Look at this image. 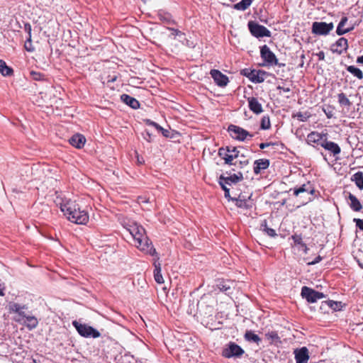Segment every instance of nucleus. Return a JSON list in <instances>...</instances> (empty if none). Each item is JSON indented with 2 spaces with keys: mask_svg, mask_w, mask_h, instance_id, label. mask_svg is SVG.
<instances>
[{
  "mask_svg": "<svg viewBox=\"0 0 363 363\" xmlns=\"http://www.w3.org/2000/svg\"><path fill=\"white\" fill-rule=\"evenodd\" d=\"M265 337L270 344H273L279 340V337L276 331H270L265 333Z\"/></svg>",
  "mask_w": 363,
  "mask_h": 363,
  "instance_id": "obj_37",
  "label": "nucleus"
},
{
  "mask_svg": "<svg viewBox=\"0 0 363 363\" xmlns=\"http://www.w3.org/2000/svg\"><path fill=\"white\" fill-rule=\"evenodd\" d=\"M313 200V198L311 197V196H308L307 198L305 199V201H303L302 202V205H306L307 204L308 202L311 201Z\"/></svg>",
  "mask_w": 363,
  "mask_h": 363,
  "instance_id": "obj_53",
  "label": "nucleus"
},
{
  "mask_svg": "<svg viewBox=\"0 0 363 363\" xmlns=\"http://www.w3.org/2000/svg\"><path fill=\"white\" fill-rule=\"evenodd\" d=\"M30 76L32 79L35 81H43L45 79V75L43 74L33 70L30 72Z\"/></svg>",
  "mask_w": 363,
  "mask_h": 363,
  "instance_id": "obj_41",
  "label": "nucleus"
},
{
  "mask_svg": "<svg viewBox=\"0 0 363 363\" xmlns=\"http://www.w3.org/2000/svg\"><path fill=\"white\" fill-rule=\"evenodd\" d=\"M218 155L225 160V164L236 165L238 161L236 160L235 162L233 161L240 157V151L235 147L227 146L219 148Z\"/></svg>",
  "mask_w": 363,
  "mask_h": 363,
  "instance_id": "obj_3",
  "label": "nucleus"
},
{
  "mask_svg": "<svg viewBox=\"0 0 363 363\" xmlns=\"http://www.w3.org/2000/svg\"><path fill=\"white\" fill-rule=\"evenodd\" d=\"M121 100L124 104L129 106L130 108H132L133 109H138V108H140L139 101L136 99L130 96L128 94H122L121 96Z\"/></svg>",
  "mask_w": 363,
  "mask_h": 363,
  "instance_id": "obj_25",
  "label": "nucleus"
},
{
  "mask_svg": "<svg viewBox=\"0 0 363 363\" xmlns=\"http://www.w3.org/2000/svg\"><path fill=\"white\" fill-rule=\"evenodd\" d=\"M250 33L255 38L270 37L271 32L265 26L250 21L247 24Z\"/></svg>",
  "mask_w": 363,
  "mask_h": 363,
  "instance_id": "obj_5",
  "label": "nucleus"
},
{
  "mask_svg": "<svg viewBox=\"0 0 363 363\" xmlns=\"http://www.w3.org/2000/svg\"><path fill=\"white\" fill-rule=\"evenodd\" d=\"M351 181L354 182L356 186L360 189H363V172H357L351 177Z\"/></svg>",
  "mask_w": 363,
  "mask_h": 363,
  "instance_id": "obj_29",
  "label": "nucleus"
},
{
  "mask_svg": "<svg viewBox=\"0 0 363 363\" xmlns=\"http://www.w3.org/2000/svg\"><path fill=\"white\" fill-rule=\"evenodd\" d=\"M180 335V333L179 331H176V334L173 333L174 338L175 340H172L171 337H167V342H165L166 346L169 349V352L172 354V355L176 356L177 358H179V350L181 347L180 340L177 337Z\"/></svg>",
  "mask_w": 363,
  "mask_h": 363,
  "instance_id": "obj_12",
  "label": "nucleus"
},
{
  "mask_svg": "<svg viewBox=\"0 0 363 363\" xmlns=\"http://www.w3.org/2000/svg\"><path fill=\"white\" fill-rule=\"evenodd\" d=\"M271 145L269 143H262L259 144V147L261 149H264L267 147H269Z\"/></svg>",
  "mask_w": 363,
  "mask_h": 363,
  "instance_id": "obj_52",
  "label": "nucleus"
},
{
  "mask_svg": "<svg viewBox=\"0 0 363 363\" xmlns=\"http://www.w3.org/2000/svg\"><path fill=\"white\" fill-rule=\"evenodd\" d=\"M23 324L26 325L29 330L35 328L38 325L37 318L30 314V313L22 320Z\"/></svg>",
  "mask_w": 363,
  "mask_h": 363,
  "instance_id": "obj_26",
  "label": "nucleus"
},
{
  "mask_svg": "<svg viewBox=\"0 0 363 363\" xmlns=\"http://www.w3.org/2000/svg\"><path fill=\"white\" fill-rule=\"evenodd\" d=\"M0 72L3 76L8 77L12 75L13 71L3 60H0Z\"/></svg>",
  "mask_w": 363,
  "mask_h": 363,
  "instance_id": "obj_32",
  "label": "nucleus"
},
{
  "mask_svg": "<svg viewBox=\"0 0 363 363\" xmlns=\"http://www.w3.org/2000/svg\"><path fill=\"white\" fill-rule=\"evenodd\" d=\"M294 117L297 118L300 121H306L309 118V115L307 113L298 112Z\"/></svg>",
  "mask_w": 363,
  "mask_h": 363,
  "instance_id": "obj_43",
  "label": "nucleus"
},
{
  "mask_svg": "<svg viewBox=\"0 0 363 363\" xmlns=\"http://www.w3.org/2000/svg\"><path fill=\"white\" fill-rule=\"evenodd\" d=\"M219 184L221 186L222 189L225 191V197L229 198L230 197V189L226 186L227 184H225L224 182L220 179Z\"/></svg>",
  "mask_w": 363,
  "mask_h": 363,
  "instance_id": "obj_44",
  "label": "nucleus"
},
{
  "mask_svg": "<svg viewBox=\"0 0 363 363\" xmlns=\"http://www.w3.org/2000/svg\"><path fill=\"white\" fill-rule=\"evenodd\" d=\"M69 141L72 146L80 149L84 147L86 142V138L83 135L78 133L72 135Z\"/></svg>",
  "mask_w": 363,
  "mask_h": 363,
  "instance_id": "obj_24",
  "label": "nucleus"
},
{
  "mask_svg": "<svg viewBox=\"0 0 363 363\" xmlns=\"http://www.w3.org/2000/svg\"><path fill=\"white\" fill-rule=\"evenodd\" d=\"M218 289L221 291H228V289H230V286H227L224 282H222V283H220L218 285Z\"/></svg>",
  "mask_w": 363,
  "mask_h": 363,
  "instance_id": "obj_48",
  "label": "nucleus"
},
{
  "mask_svg": "<svg viewBox=\"0 0 363 363\" xmlns=\"http://www.w3.org/2000/svg\"><path fill=\"white\" fill-rule=\"evenodd\" d=\"M353 221L355 223L357 228L363 232V220L359 218H354Z\"/></svg>",
  "mask_w": 363,
  "mask_h": 363,
  "instance_id": "obj_47",
  "label": "nucleus"
},
{
  "mask_svg": "<svg viewBox=\"0 0 363 363\" xmlns=\"http://www.w3.org/2000/svg\"><path fill=\"white\" fill-rule=\"evenodd\" d=\"M116 80V77L115 76V77H112L111 79H108V82H113Z\"/></svg>",
  "mask_w": 363,
  "mask_h": 363,
  "instance_id": "obj_58",
  "label": "nucleus"
},
{
  "mask_svg": "<svg viewBox=\"0 0 363 363\" xmlns=\"http://www.w3.org/2000/svg\"><path fill=\"white\" fill-rule=\"evenodd\" d=\"M301 294L309 303H315L325 296L323 293L316 291L308 286L302 287Z\"/></svg>",
  "mask_w": 363,
  "mask_h": 363,
  "instance_id": "obj_11",
  "label": "nucleus"
},
{
  "mask_svg": "<svg viewBox=\"0 0 363 363\" xmlns=\"http://www.w3.org/2000/svg\"><path fill=\"white\" fill-rule=\"evenodd\" d=\"M324 138H326V134L313 131L307 135L306 142L308 145H312L313 143H320L324 140Z\"/></svg>",
  "mask_w": 363,
  "mask_h": 363,
  "instance_id": "obj_22",
  "label": "nucleus"
},
{
  "mask_svg": "<svg viewBox=\"0 0 363 363\" xmlns=\"http://www.w3.org/2000/svg\"><path fill=\"white\" fill-rule=\"evenodd\" d=\"M244 337L247 341L253 342L257 343V345H259V342H261V338L251 330L246 331Z\"/></svg>",
  "mask_w": 363,
  "mask_h": 363,
  "instance_id": "obj_31",
  "label": "nucleus"
},
{
  "mask_svg": "<svg viewBox=\"0 0 363 363\" xmlns=\"http://www.w3.org/2000/svg\"><path fill=\"white\" fill-rule=\"evenodd\" d=\"M320 146L333 153L334 156L340 154L341 152V149L337 143L328 141L327 138H325L324 140L320 143Z\"/></svg>",
  "mask_w": 363,
  "mask_h": 363,
  "instance_id": "obj_18",
  "label": "nucleus"
},
{
  "mask_svg": "<svg viewBox=\"0 0 363 363\" xmlns=\"http://www.w3.org/2000/svg\"><path fill=\"white\" fill-rule=\"evenodd\" d=\"M269 166V160L267 159L257 160L254 162V173L258 174L262 170L267 169Z\"/></svg>",
  "mask_w": 363,
  "mask_h": 363,
  "instance_id": "obj_23",
  "label": "nucleus"
},
{
  "mask_svg": "<svg viewBox=\"0 0 363 363\" xmlns=\"http://www.w3.org/2000/svg\"><path fill=\"white\" fill-rule=\"evenodd\" d=\"M228 131L234 139L240 141H244L247 137L252 138L254 136L253 134L250 133L242 128L235 125H229Z\"/></svg>",
  "mask_w": 363,
  "mask_h": 363,
  "instance_id": "obj_10",
  "label": "nucleus"
},
{
  "mask_svg": "<svg viewBox=\"0 0 363 363\" xmlns=\"http://www.w3.org/2000/svg\"><path fill=\"white\" fill-rule=\"evenodd\" d=\"M294 354L296 363H308L309 355L308 350L306 347L295 350Z\"/></svg>",
  "mask_w": 363,
  "mask_h": 363,
  "instance_id": "obj_17",
  "label": "nucleus"
},
{
  "mask_svg": "<svg viewBox=\"0 0 363 363\" xmlns=\"http://www.w3.org/2000/svg\"><path fill=\"white\" fill-rule=\"evenodd\" d=\"M260 56L262 59L269 65H278V60L274 53L271 51L267 45L260 48Z\"/></svg>",
  "mask_w": 363,
  "mask_h": 363,
  "instance_id": "obj_13",
  "label": "nucleus"
},
{
  "mask_svg": "<svg viewBox=\"0 0 363 363\" xmlns=\"http://www.w3.org/2000/svg\"><path fill=\"white\" fill-rule=\"evenodd\" d=\"M262 227L263 228V230L270 237L274 238L277 235L275 230L271 228H269L267 225L266 220L264 222V224H262Z\"/></svg>",
  "mask_w": 363,
  "mask_h": 363,
  "instance_id": "obj_42",
  "label": "nucleus"
},
{
  "mask_svg": "<svg viewBox=\"0 0 363 363\" xmlns=\"http://www.w3.org/2000/svg\"><path fill=\"white\" fill-rule=\"evenodd\" d=\"M159 132H161L164 137H169V131L168 130L162 128V130H160Z\"/></svg>",
  "mask_w": 363,
  "mask_h": 363,
  "instance_id": "obj_50",
  "label": "nucleus"
},
{
  "mask_svg": "<svg viewBox=\"0 0 363 363\" xmlns=\"http://www.w3.org/2000/svg\"><path fill=\"white\" fill-rule=\"evenodd\" d=\"M210 74L218 86L223 87L228 84L229 82L228 77L219 70L211 69Z\"/></svg>",
  "mask_w": 363,
  "mask_h": 363,
  "instance_id": "obj_16",
  "label": "nucleus"
},
{
  "mask_svg": "<svg viewBox=\"0 0 363 363\" xmlns=\"http://www.w3.org/2000/svg\"><path fill=\"white\" fill-rule=\"evenodd\" d=\"M253 0H242L233 5V8L238 11L246 10L252 3Z\"/></svg>",
  "mask_w": 363,
  "mask_h": 363,
  "instance_id": "obj_34",
  "label": "nucleus"
},
{
  "mask_svg": "<svg viewBox=\"0 0 363 363\" xmlns=\"http://www.w3.org/2000/svg\"><path fill=\"white\" fill-rule=\"evenodd\" d=\"M337 101L340 106H346L350 107L352 106V102L347 97L346 94L343 92H341L337 94Z\"/></svg>",
  "mask_w": 363,
  "mask_h": 363,
  "instance_id": "obj_30",
  "label": "nucleus"
},
{
  "mask_svg": "<svg viewBox=\"0 0 363 363\" xmlns=\"http://www.w3.org/2000/svg\"><path fill=\"white\" fill-rule=\"evenodd\" d=\"M27 305H21L17 303L11 302L9 304V311L10 313H16L18 318H16L15 320L18 323H22V320L30 313L28 311Z\"/></svg>",
  "mask_w": 363,
  "mask_h": 363,
  "instance_id": "obj_6",
  "label": "nucleus"
},
{
  "mask_svg": "<svg viewBox=\"0 0 363 363\" xmlns=\"http://www.w3.org/2000/svg\"><path fill=\"white\" fill-rule=\"evenodd\" d=\"M240 157H241V159L237 161L238 162H239L240 167L242 168L249 164V160L248 159L245 158V157L243 155H240Z\"/></svg>",
  "mask_w": 363,
  "mask_h": 363,
  "instance_id": "obj_45",
  "label": "nucleus"
},
{
  "mask_svg": "<svg viewBox=\"0 0 363 363\" xmlns=\"http://www.w3.org/2000/svg\"><path fill=\"white\" fill-rule=\"evenodd\" d=\"M145 123L148 125H152V126L155 127L158 130V132L160 130H162V128L159 124H157V123H155L150 119H147L145 121Z\"/></svg>",
  "mask_w": 363,
  "mask_h": 363,
  "instance_id": "obj_46",
  "label": "nucleus"
},
{
  "mask_svg": "<svg viewBox=\"0 0 363 363\" xmlns=\"http://www.w3.org/2000/svg\"><path fill=\"white\" fill-rule=\"evenodd\" d=\"M348 199L350 201V208L354 211H359L362 208V206L357 198L352 194H349Z\"/></svg>",
  "mask_w": 363,
  "mask_h": 363,
  "instance_id": "obj_28",
  "label": "nucleus"
},
{
  "mask_svg": "<svg viewBox=\"0 0 363 363\" xmlns=\"http://www.w3.org/2000/svg\"><path fill=\"white\" fill-rule=\"evenodd\" d=\"M241 74L253 83H262L264 81L267 72L264 70L244 69L241 71Z\"/></svg>",
  "mask_w": 363,
  "mask_h": 363,
  "instance_id": "obj_8",
  "label": "nucleus"
},
{
  "mask_svg": "<svg viewBox=\"0 0 363 363\" xmlns=\"http://www.w3.org/2000/svg\"><path fill=\"white\" fill-rule=\"evenodd\" d=\"M60 209L67 219L74 223L84 225L89 220L88 213L82 211L79 205L71 199L63 201L60 203Z\"/></svg>",
  "mask_w": 363,
  "mask_h": 363,
  "instance_id": "obj_2",
  "label": "nucleus"
},
{
  "mask_svg": "<svg viewBox=\"0 0 363 363\" xmlns=\"http://www.w3.org/2000/svg\"><path fill=\"white\" fill-rule=\"evenodd\" d=\"M232 200L235 201V206L238 208H248L249 205L247 203V201L245 199H241V196H239L238 199H232Z\"/></svg>",
  "mask_w": 363,
  "mask_h": 363,
  "instance_id": "obj_38",
  "label": "nucleus"
},
{
  "mask_svg": "<svg viewBox=\"0 0 363 363\" xmlns=\"http://www.w3.org/2000/svg\"><path fill=\"white\" fill-rule=\"evenodd\" d=\"M347 21H348V18L346 16H344L341 18L340 23L337 25V30H336V33L338 35H342L354 30V25H349L347 26V28H345Z\"/></svg>",
  "mask_w": 363,
  "mask_h": 363,
  "instance_id": "obj_19",
  "label": "nucleus"
},
{
  "mask_svg": "<svg viewBox=\"0 0 363 363\" xmlns=\"http://www.w3.org/2000/svg\"><path fill=\"white\" fill-rule=\"evenodd\" d=\"M72 325L82 337L97 338L101 335L100 333L93 327L80 323L77 320H74Z\"/></svg>",
  "mask_w": 363,
  "mask_h": 363,
  "instance_id": "obj_4",
  "label": "nucleus"
},
{
  "mask_svg": "<svg viewBox=\"0 0 363 363\" xmlns=\"http://www.w3.org/2000/svg\"><path fill=\"white\" fill-rule=\"evenodd\" d=\"M324 111H325V114H326V116H327V117H328V118H331L333 117V113H332V112H331V111H330V112H328H328H326V111H325V110H324Z\"/></svg>",
  "mask_w": 363,
  "mask_h": 363,
  "instance_id": "obj_57",
  "label": "nucleus"
},
{
  "mask_svg": "<svg viewBox=\"0 0 363 363\" xmlns=\"http://www.w3.org/2000/svg\"><path fill=\"white\" fill-rule=\"evenodd\" d=\"M243 176L242 174L239 172L238 174H233L229 177H223L220 176V179L225 182V184H227L228 185H230L231 184H236L238 182L242 180Z\"/></svg>",
  "mask_w": 363,
  "mask_h": 363,
  "instance_id": "obj_27",
  "label": "nucleus"
},
{
  "mask_svg": "<svg viewBox=\"0 0 363 363\" xmlns=\"http://www.w3.org/2000/svg\"><path fill=\"white\" fill-rule=\"evenodd\" d=\"M127 229L133 238L135 245L140 250L151 256L157 255L156 250L146 235L145 230L142 225L134 223L129 225V228Z\"/></svg>",
  "mask_w": 363,
  "mask_h": 363,
  "instance_id": "obj_1",
  "label": "nucleus"
},
{
  "mask_svg": "<svg viewBox=\"0 0 363 363\" xmlns=\"http://www.w3.org/2000/svg\"><path fill=\"white\" fill-rule=\"evenodd\" d=\"M155 257L154 258L153 265L155 267L154 269V279L155 281L158 284H162L164 283V279L161 274V264L158 262L159 261V257L158 255H155Z\"/></svg>",
  "mask_w": 363,
  "mask_h": 363,
  "instance_id": "obj_20",
  "label": "nucleus"
},
{
  "mask_svg": "<svg viewBox=\"0 0 363 363\" xmlns=\"http://www.w3.org/2000/svg\"><path fill=\"white\" fill-rule=\"evenodd\" d=\"M346 69L350 73H351L353 76L356 77L358 79H363V72L360 69L353 65L347 66Z\"/></svg>",
  "mask_w": 363,
  "mask_h": 363,
  "instance_id": "obj_35",
  "label": "nucleus"
},
{
  "mask_svg": "<svg viewBox=\"0 0 363 363\" xmlns=\"http://www.w3.org/2000/svg\"><path fill=\"white\" fill-rule=\"evenodd\" d=\"M277 89L283 90L284 92H289L291 91V89L289 87L285 88V87H281L280 86H279L277 87Z\"/></svg>",
  "mask_w": 363,
  "mask_h": 363,
  "instance_id": "obj_54",
  "label": "nucleus"
},
{
  "mask_svg": "<svg viewBox=\"0 0 363 363\" xmlns=\"http://www.w3.org/2000/svg\"><path fill=\"white\" fill-rule=\"evenodd\" d=\"M334 28L333 23L315 21L312 24V33L318 35H327L333 30Z\"/></svg>",
  "mask_w": 363,
  "mask_h": 363,
  "instance_id": "obj_7",
  "label": "nucleus"
},
{
  "mask_svg": "<svg viewBox=\"0 0 363 363\" xmlns=\"http://www.w3.org/2000/svg\"><path fill=\"white\" fill-rule=\"evenodd\" d=\"M322 260V257L320 256H318L313 262H311V264H315L316 263H318L320 261Z\"/></svg>",
  "mask_w": 363,
  "mask_h": 363,
  "instance_id": "obj_51",
  "label": "nucleus"
},
{
  "mask_svg": "<svg viewBox=\"0 0 363 363\" xmlns=\"http://www.w3.org/2000/svg\"><path fill=\"white\" fill-rule=\"evenodd\" d=\"M291 238H292V240H294V242L296 245H299L301 247H304V250L306 252L308 248L306 247V245L303 242L302 237H301V235L295 234V235L291 236Z\"/></svg>",
  "mask_w": 363,
  "mask_h": 363,
  "instance_id": "obj_39",
  "label": "nucleus"
},
{
  "mask_svg": "<svg viewBox=\"0 0 363 363\" xmlns=\"http://www.w3.org/2000/svg\"><path fill=\"white\" fill-rule=\"evenodd\" d=\"M357 62L359 64H363V55L357 58Z\"/></svg>",
  "mask_w": 363,
  "mask_h": 363,
  "instance_id": "obj_55",
  "label": "nucleus"
},
{
  "mask_svg": "<svg viewBox=\"0 0 363 363\" xmlns=\"http://www.w3.org/2000/svg\"><path fill=\"white\" fill-rule=\"evenodd\" d=\"M271 127L270 119L268 116H264L262 118L260 128L262 130H268Z\"/></svg>",
  "mask_w": 363,
  "mask_h": 363,
  "instance_id": "obj_40",
  "label": "nucleus"
},
{
  "mask_svg": "<svg viewBox=\"0 0 363 363\" xmlns=\"http://www.w3.org/2000/svg\"><path fill=\"white\" fill-rule=\"evenodd\" d=\"M244 354V350L235 342H230L222 352L225 358L240 357Z\"/></svg>",
  "mask_w": 363,
  "mask_h": 363,
  "instance_id": "obj_9",
  "label": "nucleus"
},
{
  "mask_svg": "<svg viewBox=\"0 0 363 363\" xmlns=\"http://www.w3.org/2000/svg\"><path fill=\"white\" fill-rule=\"evenodd\" d=\"M316 55L318 56L319 60H325V53L323 51H320L316 54Z\"/></svg>",
  "mask_w": 363,
  "mask_h": 363,
  "instance_id": "obj_49",
  "label": "nucleus"
},
{
  "mask_svg": "<svg viewBox=\"0 0 363 363\" xmlns=\"http://www.w3.org/2000/svg\"><path fill=\"white\" fill-rule=\"evenodd\" d=\"M248 106L251 111L255 114H259L263 112L262 104L258 101L257 98L249 97L247 99Z\"/></svg>",
  "mask_w": 363,
  "mask_h": 363,
  "instance_id": "obj_21",
  "label": "nucleus"
},
{
  "mask_svg": "<svg viewBox=\"0 0 363 363\" xmlns=\"http://www.w3.org/2000/svg\"><path fill=\"white\" fill-rule=\"evenodd\" d=\"M324 304L328 306L329 308L335 311H340L342 308V303L339 301H335L329 300L324 302Z\"/></svg>",
  "mask_w": 363,
  "mask_h": 363,
  "instance_id": "obj_36",
  "label": "nucleus"
},
{
  "mask_svg": "<svg viewBox=\"0 0 363 363\" xmlns=\"http://www.w3.org/2000/svg\"><path fill=\"white\" fill-rule=\"evenodd\" d=\"M348 48L347 40L343 37L339 38L335 43L330 46V50L333 53L341 55Z\"/></svg>",
  "mask_w": 363,
  "mask_h": 363,
  "instance_id": "obj_15",
  "label": "nucleus"
},
{
  "mask_svg": "<svg viewBox=\"0 0 363 363\" xmlns=\"http://www.w3.org/2000/svg\"><path fill=\"white\" fill-rule=\"evenodd\" d=\"M253 0H242L233 5V8L238 11L246 10L252 3Z\"/></svg>",
  "mask_w": 363,
  "mask_h": 363,
  "instance_id": "obj_33",
  "label": "nucleus"
},
{
  "mask_svg": "<svg viewBox=\"0 0 363 363\" xmlns=\"http://www.w3.org/2000/svg\"><path fill=\"white\" fill-rule=\"evenodd\" d=\"M293 191V194L296 196H298L300 194H306L307 195H313L315 193V189L311 182H307L301 185L300 186H296L291 189L289 191Z\"/></svg>",
  "mask_w": 363,
  "mask_h": 363,
  "instance_id": "obj_14",
  "label": "nucleus"
},
{
  "mask_svg": "<svg viewBox=\"0 0 363 363\" xmlns=\"http://www.w3.org/2000/svg\"><path fill=\"white\" fill-rule=\"evenodd\" d=\"M25 48L26 49V50H28V52H33L34 50V48H32V47H28L27 45V43H26L25 44Z\"/></svg>",
  "mask_w": 363,
  "mask_h": 363,
  "instance_id": "obj_56",
  "label": "nucleus"
}]
</instances>
